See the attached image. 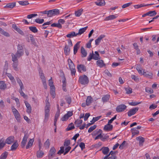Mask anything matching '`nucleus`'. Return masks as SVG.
Instances as JSON below:
<instances>
[{"label":"nucleus","instance_id":"36","mask_svg":"<svg viewBox=\"0 0 159 159\" xmlns=\"http://www.w3.org/2000/svg\"><path fill=\"white\" fill-rule=\"evenodd\" d=\"M16 5L15 3H10L7 4L5 6V7L8 8H12Z\"/></svg>","mask_w":159,"mask_h":159},{"label":"nucleus","instance_id":"9","mask_svg":"<svg viewBox=\"0 0 159 159\" xmlns=\"http://www.w3.org/2000/svg\"><path fill=\"white\" fill-rule=\"evenodd\" d=\"M138 110L139 108L138 107H135L130 109L127 112L128 116H131L134 115L138 111Z\"/></svg>","mask_w":159,"mask_h":159},{"label":"nucleus","instance_id":"54","mask_svg":"<svg viewBox=\"0 0 159 159\" xmlns=\"http://www.w3.org/2000/svg\"><path fill=\"white\" fill-rule=\"evenodd\" d=\"M74 128L75 127L73 125V123H71L67 127V128H66V130L68 131H69L74 129Z\"/></svg>","mask_w":159,"mask_h":159},{"label":"nucleus","instance_id":"48","mask_svg":"<svg viewBox=\"0 0 159 159\" xmlns=\"http://www.w3.org/2000/svg\"><path fill=\"white\" fill-rule=\"evenodd\" d=\"M131 79L137 82H139V77L138 76L134 75H132L131 76Z\"/></svg>","mask_w":159,"mask_h":159},{"label":"nucleus","instance_id":"42","mask_svg":"<svg viewBox=\"0 0 159 159\" xmlns=\"http://www.w3.org/2000/svg\"><path fill=\"white\" fill-rule=\"evenodd\" d=\"M18 146V143L16 142H15L11 146V149L12 151L15 150Z\"/></svg>","mask_w":159,"mask_h":159},{"label":"nucleus","instance_id":"24","mask_svg":"<svg viewBox=\"0 0 159 159\" xmlns=\"http://www.w3.org/2000/svg\"><path fill=\"white\" fill-rule=\"evenodd\" d=\"M95 3L97 6H103L105 5V2L104 0H98L97 2H95Z\"/></svg>","mask_w":159,"mask_h":159},{"label":"nucleus","instance_id":"1","mask_svg":"<svg viewBox=\"0 0 159 159\" xmlns=\"http://www.w3.org/2000/svg\"><path fill=\"white\" fill-rule=\"evenodd\" d=\"M50 108V104L49 103H47L45 108V116L44 122H46L49 116V111Z\"/></svg>","mask_w":159,"mask_h":159},{"label":"nucleus","instance_id":"34","mask_svg":"<svg viewBox=\"0 0 159 159\" xmlns=\"http://www.w3.org/2000/svg\"><path fill=\"white\" fill-rule=\"evenodd\" d=\"M102 153L104 155H107L108 153L109 149L107 147H103L102 148Z\"/></svg>","mask_w":159,"mask_h":159},{"label":"nucleus","instance_id":"50","mask_svg":"<svg viewBox=\"0 0 159 159\" xmlns=\"http://www.w3.org/2000/svg\"><path fill=\"white\" fill-rule=\"evenodd\" d=\"M6 74L12 82H14L15 81V80L14 77L11 74L9 73H6Z\"/></svg>","mask_w":159,"mask_h":159},{"label":"nucleus","instance_id":"20","mask_svg":"<svg viewBox=\"0 0 159 159\" xmlns=\"http://www.w3.org/2000/svg\"><path fill=\"white\" fill-rule=\"evenodd\" d=\"M25 103L27 108V112L29 114L31 112L32 108L30 104L26 101H25Z\"/></svg>","mask_w":159,"mask_h":159},{"label":"nucleus","instance_id":"56","mask_svg":"<svg viewBox=\"0 0 159 159\" xmlns=\"http://www.w3.org/2000/svg\"><path fill=\"white\" fill-rule=\"evenodd\" d=\"M39 74L42 81L46 80L44 76L43 73L42 71L41 70L40 71H39Z\"/></svg>","mask_w":159,"mask_h":159},{"label":"nucleus","instance_id":"44","mask_svg":"<svg viewBox=\"0 0 159 159\" xmlns=\"http://www.w3.org/2000/svg\"><path fill=\"white\" fill-rule=\"evenodd\" d=\"M22 6H26L29 4L28 1H21L18 2Z\"/></svg>","mask_w":159,"mask_h":159},{"label":"nucleus","instance_id":"7","mask_svg":"<svg viewBox=\"0 0 159 159\" xmlns=\"http://www.w3.org/2000/svg\"><path fill=\"white\" fill-rule=\"evenodd\" d=\"M127 108V106L124 104H120L117 106L116 111L117 112L124 111Z\"/></svg>","mask_w":159,"mask_h":159},{"label":"nucleus","instance_id":"38","mask_svg":"<svg viewBox=\"0 0 159 159\" xmlns=\"http://www.w3.org/2000/svg\"><path fill=\"white\" fill-rule=\"evenodd\" d=\"M82 122L83 121L82 120L80 119H78L75 120V124L77 127H79L80 126Z\"/></svg>","mask_w":159,"mask_h":159},{"label":"nucleus","instance_id":"30","mask_svg":"<svg viewBox=\"0 0 159 159\" xmlns=\"http://www.w3.org/2000/svg\"><path fill=\"white\" fill-rule=\"evenodd\" d=\"M50 93L52 98H54L55 95V88L54 86L50 87Z\"/></svg>","mask_w":159,"mask_h":159},{"label":"nucleus","instance_id":"43","mask_svg":"<svg viewBox=\"0 0 159 159\" xmlns=\"http://www.w3.org/2000/svg\"><path fill=\"white\" fill-rule=\"evenodd\" d=\"M8 155V152H5L2 153L0 156V159H6Z\"/></svg>","mask_w":159,"mask_h":159},{"label":"nucleus","instance_id":"37","mask_svg":"<svg viewBox=\"0 0 159 159\" xmlns=\"http://www.w3.org/2000/svg\"><path fill=\"white\" fill-rule=\"evenodd\" d=\"M83 9L81 8L78 11H75V15L76 16H80L82 14L83 11Z\"/></svg>","mask_w":159,"mask_h":159},{"label":"nucleus","instance_id":"10","mask_svg":"<svg viewBox=\"0 0 159 159\" xmlns=\"http://www.w3.org/2000/svg\"><path fill=\"white\" fill-rule=\"evenodd\" d=\"M78 71L79 72H82V71L85 72L86 71V68L85 66L83 65H78L77 66Z\"/></svg>","mask_w":159,"mask_h":159},{"label":"nucleus","instance_id":"47","mask_svg":"<svg viewBox=\"0 0 159 159\" xmlns=\"http://www.w3.org/2000/svg\"><path fill=\"white\" fill-rule=\"evenodd\" d=\"M30 30L34 33H37L38 30L36 27L30 26L29 27Z\"/></svg>","mask_w":159,"mask_h":159},{"label":"nucleus","instance_id":"12","mask_svg":"<svg viewBox=\"0 0 159 159\" xmlns=\"http://www.w3.org/2000/svg\"><path fill=\"white\" fill-rule=\"evenodd\" d=\"M102 131H101V132L99 133L98 135H97L95 138V140H97L98 139H100L102 141H105V140L107 139V136H105L104 137H103V136L102 135Z\"/></svg>","mask_w":159,"mask_h":159},{"label":"nucleus","instance_id":"4","mask_svg":"<svg viewBox=\"0 0 159 159\" xmlns=\"http://www.w3.org/2000/svg\"><path fill=\"white\" fill-rule=\"evenodd\" d=\"M11 109L12 112L16 119V120L18 121H20V114L17 110L15 108L14 106H12L11 107Z\"/></svg>","mask_w":159,"mask_h":159},{"label":"nucleus","instance_id":"14","mask_svg":"<svg viewBox=\"0 0 159 159\" xmlns=\"http://www.w3.org/2000/svg\"><path fill=\"white\" fill-rule=\"evenodd\" d=\"M12 27L21 35H24V34L22 31L17 27L16 24H13L12 25Z\"/></svg>","mask_w":159,"mask_h":159},{"label":"nucleus","instance_id":"53","mask_svg":"<svg viewBox=\"0 0 159 159\" xmlns=\"http://www.w3.org/2000/svg\"><path fill=\"white\" fill-rule=\"evenodd\" d=\"M136 69L139 74L141 75H143L145 70H143V69L142 68H140L139 67L137 68Z\"/></svg>","mask_w":159,"mask_h":159},{"label":"nucleus","instance_id":"57","mask_svg":"<svg viewBox=\"0 0 159 159\" xmlns=\"http://www.w3.org/2000/svg\"><path fill=\"white\" fill-rule=\"evenodd\" d=\"M51 26L52 27H58L59 28H61L62 27V26L61 24L60 23H54L52 24L51 25Z\"/></svg>","mask_w":159,"mask_h":159},{"label":"nucleus","instance_id":"60","mask_svg":"<svg viewBox=\"0 0 159 159\" xmlns=\"http://www.w3.org/2000/svg\"><path fill=\"white\" fill-rule=\"evenodd\" d=\"M35 22L41 24L44 22V20L43 19H40L38 18L35 20Z\"/></svg>","mask_w":159,"mask_h":159},{"label":"nucleus","instance_id":"16","mask_svg":"<svg viewBox=\"0 0 159 159\" xmlns=\"http://www.w3.org/2000/svg\"><path fill=\"white\" fill-rule=\"evenodd\" d=\"M96 64L98 66H99L100 68H102L106 66V65L104 63L103 61L102 60H100L99 59L97 61Z\"/></svg>","mask_w":159,"mask_h":159},{"label":"nucleus","instance_id":"22","mask_svg":"<svg viewBox=\"0 0 159 159\" xmlns=\"http://www.w3.org/2000/svg\"><path fill=\"white\" fill-rule=\"evenodd\" d=\"M16 80L17 83L20 86V89H24V86L21 80L18 77H16Z\"/></svg>","mask_w":159,"mask_h":159},{"label":"nucleus","instance_id":"27","mask_svg":"<svg viewBox=\"0 0 159 159\" xmlns=\"http://www.w3.org/2000/svg\"><path fill=\"white\" fill-rule=\"evenodd\" d=\"M64 50L65 55H68L69 54L70 51V48L68 46H67L66 45Z\"/></svg>","mask_w":159,"mask_h":159},{"label":"nucleus","instance_id":"41","mask_svg":"<svg viewBox=\"0 0 159 159\" xmlns=\"http://www.w3.org/2000/svg\"><path fill=\"white\" fill-rule=\"evenodd\" d=\"M5 144L4 139L3 138L0 139V149L3 148Z\"/></svg>","mask_w":159,"mask_h":159},{"label":"nucleus","instance_id":"25","mask_svg":"<svg viewBox=\"0 0 159 159\" xmlns=\"http://www.w3.org/2000/svg\"><path fill=\"white\" fill-rule=\"evenodd\" d=\"M88 28V27L87 26L80 29L79 30L78 32L77 33V35H80L84 33L87 30Z\"/></svg>","mask_w":159,"mask_h":159},{"label":"nucleus","instance_id":"21","mask_svg":"<svg viewBox=\"0 0 159 159\" xmlns=\"http://www.w3.org/2000/svg\"><path fill=\"white\" fill-rule=\"evenodd\" d=\"M131 131L132 134V138L134 137L135 135H137L139 133V131L138 130L136 129V128H134L131 129Z\"/></svg>","mask_w":159,"mask_h":159},{"label":"nucleus","instance_id":"29","mask_svg":"<svg viewBox=\"0 0 159 159\" xmlns=\"http://www.w3.org/2000/svg\"><path fill=\"white\" fill-rule=\"evenodd\" d=\"M77 35V33H76L74 31H72L66 35V37L68 38H72L76 36Z\"/></svg>","mask_w":159,"mask_h":159},{"label":"nucleus","instance_id":"33","mask_svg":"<svg viewBox=\"0 0 159 159\" xmlns=\"http://www.w3.org/2000/svg\"><path fill=\"white\" fill-rule=\"evenodd\" d=\"M93 98L91 96H88L86 100V104L87 106L89 105L93 101Z\"/></svg>","mask_w":159,"mask_h":159},{"label":"nucleus","instance_id":"61","mask_svg":"<svg viewBox=\"0 0 159 159\" xmlns=\"http://www.w3.org/2000/svg\"><path fill=\"white\" fill-rule=\"evenodd\" d=\"M145 90L147 92L150 94L152 93L153 92V90L150 88H146Z\"/></svg>","mask_w":159,"mask_h":159},{"label":"nucleus","instance_id":"64","mask_svg":"<svg viewBox=\"0 0 159 159\" xmlns=\"http://www.w3.org/2000/svg\"><path fill=\"white\" fill-rule=\"evenodd\" d=\"M50 145V142L49 139H47L44 144V146L46 148H48Z\"/></svg>","mask_w":159,"mask_h":159},{"label":"nucleus","instance_id":"31","mask_svg":"<svg viewBox=\"0 0 159 159\" xmlns=\"http://www.w3.org/2000/svg\"><path fill=\"white\" fill-rule=\"evenodd\" d=\"M7 88V85L5 82L0 81V89L5 90Z\"/></svg>","mask_w":159,"mask_h":159},{"label":"nucleus","instance_id":"45","mask_svg":"<svg viewBox=\"0 0 159 159\" xmlns=\"http://www.w3.org/2000/svg\"><path fill=\"white\" fill-rule=\"evenodd\" d=\"M81 53L82 54V57H85L87 55V52L85 50L83 47H82L81 48Z\"/></svg>","mask_w":159,"mask_h":159},{"label":"nucleus","instance_id":"58","mask_svg":"<svg viewBox=\"0 0 159 159\" xmlns=\"http://www.w3.org/2000/svg\"><path fill=\"white\" fill-rule=\"evenodd\" d=\"M141 103V102H131L129 103V104L131 106H135L137 105L140 104Z\"/></svg>","mask_w":159,"mask_h":159},{"label":"nucleus","instance_id":"5","mask_svg":"<svg viewBox=\"0 0 159 159\" xmlns=\"http://www.w3.org/2000/svg\"><path fill=\"white\" fill-rule=\"evenodd\" d=\"M79 80L80 82L82 84H87L89 82L88 77L85 75L80 76Z\"/></svg>","mask_w":159,"mask_h":159},{"label":"nucleus","instance_id":"35","mask_svg":"<svg viewBox=\"0 0 159 159\" xmlns=\"http://www.w3.org/2000/svg\"><path fill=\"white\" fill-rule=\"evenodd\" d=\"M102 130L100 129H97L94 130L92 134L93 137L95 136H97L99 133L101 132Z\"/></svg>","mask_w":159,"mask_h":159},{"label":"nucleus","instance_id":"39","mask_svg":"<svg viewBox=\"0 0 159 159\" xmlns=\"http://www.w3.org/2000/svg\"><path fill=\"white\" fill-rule=\"evenodd\" d=\"M0 33L6 37H9L10 36L9 34L2 30L0 27Z\"/></svg>","mask_w":159,"mask_h":159},{"label":"nucleus","instance_id":"17","mask_svg":"<svg viewBox=\"0 0 159 159\" xmlns=\"http://www.w3.org/2000/svg\"><path fill=\"white\" fill-rule=\"evenodd\" d=\"M14 141V137L11 136L7 138L5 141V143L10 144Z\"/></svg>","mask_w":159,"mask_h":159},{"label":"nucleus","instance_id":"13","mask_svg":"<svg viewBox=\"0 0 159 159\" xmlns=\"http://www.w3.org/2000/svg\"><path fill=\"white\" fill-rule=\"evenodd\" d=\"M143 75L144 77L149 79H152L153 77L152 73L151 71H144Z\"/></svg>","mask_w":159,"mask_h":159},{"label":"nucleus","instance_id":"6","mask_svg":"<svg viewBox=\"0 0 159 159\" xmlns=\"http://www.w3.org/2000/svg\"><path fill=\"white\" fill-rule=\"evenodd\" d=\"M17 48L18 50L16 54L17 57H20L23 55L24 51L22 46L20 45H18Z\"/></svg>","mask_w":159,"mask_h":159},{"label":"nucleus","instance_id":"63","mask_svg":"<svg viewBox=\"0 0 159 159\" xmlns=\"http://www.w3.org/2000/svg\"><path fill=\"white\" fill-rule=\"evenodd\" d=\"M52 11H53V13L54 16L58 15L59 14V10L58 9H53L52 10Z\"/></svg>","mask_w":159,"mask_h":159},{"label":"nucleus","instance_id":"32","mask_svg":"<svg viewBox=\"0 0 159 159\" xmlns=\"http://www.w3.org/2000/svg\"><path fill=\"white\" fill-rule=\"evenodd\" d=\"M110 96L109 94H106L103 96L102 98V101L104 102H107L109 99Z\"/></svg>","mask_w":159,"mask_h":159},{"label":"nucleus","instance_id":"46","mask_svg":"<svg viewBox=\"0 0 159 159\" xmlns=\"http://www.w3.org/2000/svg\"><path fill=\"white\" fill-rule=\"evenodd\" d=\"M13 62L12 66L15 70H17L18 69L17 66L18 65V61H16Z\"/></svg>","mask_w":159,"mask_h":159},{"label":"nucleus","instance_id":"19","mask_svg":"<svg viewBox=\"0 0 159 159\" xmlns=\"http://www.w3.org/2000/svg\"><path fill=\"white\" fill-rule=\"evenodd\" d=\"M136 140L139 141V145L140 146H142L143 145V143L144 142V139L142 137L139 136L136 137Z\"/></svg>","mask_w":159,"mask_h":159},{"label":"nucleus","instance_id":"15","mask_svg":"<svg viewBox=\"0 0 159 159\" xmlns=\"http://www.w3.org/2000/svg\"><path fill=\"white\" fill-rule=\"evenodd\" d=\"M113 128V126L112 125L110 124H108L105 125L103 128V129L105 131H111L112 130Z\"/></svg>","mask_w":159,"mask_h":159},{"label":"nucleus","instance_id":"40","mask_svg":"<svg viewBox=\"0 0 159 159\" xmlns=\"http://www.w3.org/2000/svg\"><path fill=\"white\" fill-rule=\"evenodd\" d=\"M34 142V140L32 139H30L26 147V149H28L31 147L33 145Z\"/></svg>","mask_w":159,"mask_h":159},{"label":"nucleus","instance_id":"18","mask_svg":"<svg viewBox=\"0 0 159 159\" xmlns=\"http://www.w3.org/2000/svg\"><path fill=\"white\" fill-rule=\"evenodd\" d=\"M118 16L117 14H116L115 15H110L108 16L105 18L104 20L105 21H108L111 20L116 18Z\"/></svg>","mask_w":159,"mask_h":159},{"label":"nucleus","instance_id":"28","mask_svg":"<svg viewBox=\"0 0 159 159\" xmlns=\"http://www.w3.org/2000/svg\"><path fill=\"white\" fill-rule=\"evenodd\" d=\"M153 4H154L153 3L151 4H140L139 5H134V8L135 9H138L139 8H141L142 7H146V6H148L149 5H153Z\"/></svg>","mask_w":159,"mask_h":159},{"label":"nucleus","instance_id":"23","mask_svg":"<svg viewBox=\"0 0 159 159\" xmlns=\"http://www.w3.org/2000/svg\"><path fill=\"white\" fill-rule=\"evenodd\" d=\"M105 36L104 35H100L97 39L95 40V44L96 45H98L101 42V40L104 38Z\"/></svg>","mask_w":159,"mask_h":159},{"label":"nucleus","instance_id":"55","mask_svg":"<svg viewBox=\"0 0 159 159\" xmlns=\"http://www.w3.org/2000/svg\"><path fill=\"white\" fill-rule=\"evenodd\" d=\"M23 89H20L19 90V93L20 95L23 97L24 98L27 99L28 97L27 96L25 95V93L22 91Z\"/></svg>","mask_w":159,"mask_h":159},{"label":"nucleus","instance_id":"26","mask_svg":"<svg viewBox=\"0 0 159 159\" xmlns=\"http://www.w3.org/2000/svg\"><path fill=\"white\" fill-rule=\"evenodd\" d=\"M80 41L77 42V43L75 44L74 47V53L75 54L77 52L78 50L80 47Z\"/></svg>","mask_w":159,"mask_h":159},{"label":"nucleus","instance_id":"8","mask_svg":"<svg viewBox=\"0 0 159 159\" xmlns=\"http://www.w3.org/2000/svg\"><path fill=\"white\" fill-rule=\"evenodd\" d=\"M56 150L54 147L52 148L49 151L48 157L49 158H52L56 155Z\"/></svg>","mask_w":159,"mask_h":159},{"label":"nucleus","instance_id":"62","mask_svg":"<svg viewBox=\"0 0 159 159\" xmlns=\"http://www.w3.org/2000/svg\"><path fill=\"white\" fill-rule=\"evenodd\" d=\"M37 14H32L29 15L27 16V18L29 19H31L34 17L36 16H37Z\"/></svg>","mask_w":159,"mask_h":159},{"label":"nucleus","instance_id":"59","mask_svg":"<svg viewBox=\"0 0 159 159\" xmlns=\"http://www.w3.org/2000/svg\"><path fill=\"white\" fill-rule=\"evenodd\" d=\"M97 126L94 125L93 126H91L88 130V132L89 133L91 132L93 130L96 129Z\"/></svg>","mask_w":159,"mask_h":159},{"label":"nucleus","instance_id":"52","mask_svg":"<svg viewBox=\"0 0 159 159\" xmlns=\"http://www.w3.org/2000/svg\"><path fill=\"white\" fill-rule=\"evenodd\" d=\"M148 15L150 16H153L157 14L155 11H150L148 12Z\"/></svg>","mask_w":159,"mask_h":159},{"label":"nucleus","instance_id":"49","mask_svg":"<svg viewBox=\"0 0 159 159\" xmlns=\"http://www.w3.org/2000/svg\"><path fill=\"white\" fill-rule=\"evenodd\" d=\"M11 56L12 58V61L13 62L18 61V57H17L16 54H14L13 53H12Z\"/></svg>","mask_w":159,"mask_h":159},{"label":"nucleus","instance_id":"3","mask_svg":"<svg viewBox=\"0 0 159 159\" xmlns=\"http://www.w3.org/2000/svg\"><path fill=\"white\" fill-rule=\"evenodd\" d=\"M100 59L99 54L97 51L95 52V54L92 52V53H90L89 55L87 60L88 61H90L91 59H93L95 60H98Z\"/></svg>","mask_w":159,"mask_h":159},{"label":"nucleus","instance_id":"51","mask_svg":"<svg viewBox=\"0 0 159 159\" xmlns=\"http://www.w3.org/2000/svg\"><path fill=\"white\" fill-rule=\"evenodd\" d=\"M44 153L41 151H38L37 152V156L38 157L41 158L42 157Z\"/></svg>","mask_w":159,"mask_h":159},{"label":"nucleus","instance_id":"11","mask_svg":"<svg viewBox=\"0 0 159 159\" xmlns=\"http://www.w3.org/2000/svg\"><path fill=\"white\" fill-rule=\"evenodd\" d=\"M29 137V136L27 134H25L21 142V146L22 148L25 147L27 140Z\"/></svg>","mask_w":159,"mask_h":159},{"label":"nucleus","instance_id":"2","mask_svg":"<svg viewBox=\"0 0 159 159\" xmlns=\"http://www.w3.org/2000/svg\"><path fill=\"white\" fill-rule=\"evenodd\" d=\"M68 64L69 65V69L71 71L72 75H75L76 70L74 64L71 59H69L68 60Z\"/></svg>","mask_w":159,"mask_h":159}]
</instances>
